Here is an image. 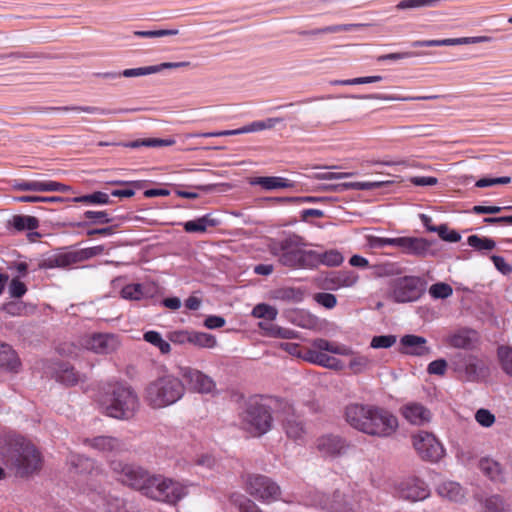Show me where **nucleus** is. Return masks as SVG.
I'll use <instances>...</instances> for the list:
<instances>
[{"label":"nucleus","instance_id":"nucleus-57","mask_svg":"<svg viewBox=\"0 0 512 512\" xmlns=\"http://www.w3.org/2000/svg\"><path fill=\"white\" fill-rule=\"evenodd\" d=\"M351 25H332V26H326L323 28H316L308 31H302L300 32L301 35L304 36H316L320 34H327V33H337L341 31H348L350 29Z\"/></svg>","mask_w":512,"mask_h":512},{"label":"nucleus","instance_id":"nucleus-48","mask_svg":"<svg viewBox=\"0 0 512 512\" xmlns=\"http://www.w3.org/2000/svg\"><path fill=\"white\" fill-rule=\"evenodd\" d=\"M484 507L486 512H506L509 506L502 496L492 495L485 500Z\"/></svg>","mask_w":512,"mask_h":512},{"label":"nucleus","instance_id":"nucleus-12","mask_svg":"<svg viewBox=\"0 0 512 512\" xmlns=\"http://www.w3.org/2000/svg\"><path fill=\"white\" fill-rule=\"evenodd\" d=\"M111 469L117 475L118 480L142 494L152 475L142 467L120 461L111 462Z\"/></svg>","mask_w":512,"mask_h":512},{"label":"nucleus","instance_id":"nucleus-54","mask_svg":"<svg viewBox=\"0 0 512 512\" xmlns=\"http://www.w3.org/2000/svg\"><path fill=\"white\" fill-rule=\"evenodd\" d=\"M399 237L396 238H388V237H378V236H368L367 244L372 249H381L385 246H394L398 247Z\"/></svg>","mask_w":512,"mask_h":512},{"label":"nucleus","instance_id":"nucleus-32","mask_svg":"<svg viewBox=\"0 0 512 512\" xmlns=\"http://www.w3.org/2000/svg\"><path fill=\"white\" fill-rule=\"evenodd\" d=\"M306 359L312 363L321 365L326 368L335 369V370L342 368V363L339 359L329 356L323 352L316 351V350L309 349L307 351Z\"/></svg>","mask_w":512,"mask_h":512},{"label":"nucleus","instance_id":"nucleus-52","mask_svg":"<svg viewBox=\"0 0 512 512\" xmlns=\"http://www.w3.org/2000/svg\"><path fill=\"white\" fill-rule=\"evenodd\" d=\"M252 315L256 318L274 320L278 315V310L268 304H258L253 308Z\"/></svg>","mask_w":512,"mask_h":512},{"label":"nucleus","instance_id":"nucleus-43","mask_svg":"<svg viewBox=\"0 0 512 512\" xmlns=\"http://www.w3.org/2000/svg\"><path fill=\"white\" fill-rule=\"evenodd\" d=\"M274 297L283 301L300 302L303 299V292L297 288L286 287L276 290Z\"/></svg>","mask_w":512,"mask_h":512},{"label":"nucleus","instance_id":"nucleus-2","mask_svg":"<svg viewBox=\"0 0 512 512\" xmlns=\"http://www.w3.org/2000/svg\"><path fill=\"white\" fill-rule=\"evenodd\" d=\"M3 458L7 466L21 478L38 473L43 466V457L37 447L21 435L4 437Z\"/></svg>","mask_w":512,"mask_h":512},{"label":"nucleus","instance_id":"nucleus-45","mask_svg":"<svg viewBox=\"0 0 512 512\" xmlns=\"http://www.w3.org/2000/svg\"><path fill=\"white\" fill-rule=\"evenodd\" d=\"M469 246L477 251L493 250L496 247V242L491 238L479 237L477 235H471L467 239Z\"/></svg>","mask_w":512,"mask_h":512},{"label":"nucleus","instance_id":"nucleus-30","mask_svg":"<svg viewBox=\"0 0 512 512\" xmlns=\"http://www.w3.org/2000/svg\"><path fill=\"white\" fill-rule=\"evenodd\" d=\"M437 492L442 498L453 502H461L465 497V492L459 483L445 481L437 487Z\"/></svg>","mask_w":512,"mask_h":512},{"label":"nucleus","instance_id":"nucleus-1","mask_svg":"<svg viewBox=\"0 0 512 512\" xmlns=\"http://www.w3.org/2000/svg\"><path fill=\"white\" fill-rule=\"evenodd\" d=\"M344 418L353 429L373 437L387 438L398 429L397 417L376 405L348 404L344 409Z\"/></svg>","mask_w":512,"mask_h":512},{"label":"nucleus","instance_id":"nucleus-11","mask_svg":"<svg viewBox=\"0 0 512 512\" xmlns=\"http://www.w3.org/2000/svg\"><path fill=\"white\" fill-rule=\"evenodd\" d=\"M245 490L250 496L264 503L277 501L281 496L280 486L262 474H248L245 478Z\"/></svg>","mask_w":512,"mask_h":512},{"label":"nucleus","instance_id":"nucleus-14","mask_svg":"<svg viewBox=\"0 0 512 512\" xmlns=\"http://www.w3.org/2000/svg\"><path fill=\"white\" fill-rule=\"evenodd\" d=\"M117 335L111 333H94L81 338L80 345L97 354H110L120 347Z\"/></svg>","mask_w":512,"mask_h":512},{"label":"nucleus","instance_id":"nucleus-15","mask_svg":"<svg viewBox=\"0 0 512 512\" xmlns=\"http://www.w3.org/2000/svg\"><path fill=\"white\" fill-rule=\"evenodd\" d=\"M179 375L186 382L188 388L200 394H210L216 390L215 381L198 369L192 367H180Z\"/></svg>","mask_w":512,"mask_h":512},{"label":"nucleus","instance_id":"nucleus-17","mask_svg":"<svg viewBox=\"0 0 512 512\" xmlns=\"http://www.w3.org/2000/svg\"><path fill=\"white\" fill-rule=\"evenodd\" d=\"M359 281V275L353 270H339L328 273L323 279V288L337 291L343 288H352Z\"/></svg>","mask_w":512,"mask_h":512},{"label":"nucleus","instance_id":"nucleus-62","mask_svg":"<svg viewBox=\"0 0 512 512\" xmlns=\"http://www.w3.org/2000/svg\"><path fill=\"white\" fill-rule=\"evenodd\" d=\"M314 300L326 309H333L337 305V298L335 295L327 292H320L314 294Z\"/></svg>","mask_w":512,"mask_h":512},{"label":"nucleus","instance_id":"nucleus-27","mask_svg":"<svg viewBox=\"0 0 512 512\" xmlns=\"http://www.w3.org/2000/svg\"><path fill=\"white\" fill-rule=\"evenodd\" d=\"M479 468L482 473L491 481L503 483L505 482V473L499 462L491 458H483L479 462Z\"/></svg>","mask_w":512,"mask_h":512},{"label":"nucleus","instance_id":"nucleus-5","mask_svg":"<svg viewBox=\"0 0 512 512\" xmlns=\"http://www.w3.org/2000/svg\"><path fill=\"white\" fill-rule=\"evenodd\" d=\"M185 392L182 381L173 375H164L149 383L145 398L153 408H163L180 400Z\"/></svg>","mask_w":512,"mask_h":512},{"label":"nucleus","instance_id":"nucleus-39","mask_svg":"<svg viewBox=\"0 0 512 512\" xmlns=\"http://www.w3.org/2000/svg\"><path fill=\"white\" fill-rule=\"evenodd\" d=\"M11 224L17 231L35 230L39 227V220L34 216L15 215Z\"/></svg>","mask_w":512,"mask_h":512},{"label":"nucleus","instance_id":"nucleus-36","mask_svg":"<svg viewBox=\"0 0 512 512\" xmlns=\"http://www.w3.org/2000/svg\"><path fill=\"white\" fill-rule=\"evenodd\" d=\"M176 143V141L172 138L169 139H160V138H147V139H138L131 142H125L123 144L128 148H140V147H162V146H172Z\"/></svg>","mask_w":512,"mask_h":512},{"label":"nucleus","instance_id":"nucleus-61","mask_svg":"<svg viewBox=\"0 0 512 512\" xmlns=\"http://www.w3.org/2000/svg\"><path fill=\"white\" fill-rule=\"evenodd\" d=\"M84 217L90 221L91 224H108L113 221L106 211H92L88 210L84 213Z\"/></svg>","mask_w":512,"mask_h":512},{"label":"nucleus","instance_id":"nucleus-18","mask_svg":"<svg viewBox=\"0 0 512 512\" xmlns=\"http://www.w3.org/2000/svg\"><path fill=\"white\" fill-rule=\"evenodd\" d=\"M432 243L424 238L399 237L398 247L403 253L416 257L434 256L436 252L431 248Z\"/></svg>","mask_w":512,"mask_h":512},{"label":"nucleus","instance_id":"nucleus-35","mask_svg":"<svg viewBox=\"0 0 512 512\" xmlns=\"http://www.w3.org/2000/svg\"><path fill=\"white\" fill-rule=\"evenodd\" d=\"M52 110H58V111H77V112H85L89 114H98V115H111V114H119V113H126L129 110L128 109H103L100 107H94V106H64V107H54L51 108Z\"/></svg>","mask_w":512,"mask_h":512},{"label":"nucleus","instance_id":"nucleus-7","mask_svg":"<svg viewBox=\"0 0 512 512\" xmlns=\"http://www.w3.org/2000/svg\"><path fill=\"white\" fill-rule=\"evenodd\" d=\"M363 497L358 493L334 491L331 496L315 491L310 503L328 512H359L363 509Z\"/></svg>","mask_w":512,"mask_h":512},{"label":"nucleus","instance_id":"nucleus-6","mask_svg":"<svg viewBox=\"0 0 512 512\" xmlns=\"http://www.w3.org/2000/svg\"><path fill=\"white\" fill-rule=\"evenodd\" d=\"M239 417L241 428L253 437L262 436L272 427L270 407L257 398H250L244 403Z\"/></svg>","mask_w":512,"mask_h":512},{"label":"nucleus","instance_id":"nucleus-53","mask_svg":"<svg viewBox=\"0 0 512 512\" xmlns=\"http://www.w3.org/2000/svg\"><path fill=\"white\" fill-rule=\"evenodd\" d=\"M71 465L76 473L90 472L94 467V462L82 455H74L71 457Z\"/></svg>","mask_w":512,"mask_h":512},{"label":"nucleus","instance_id":"nucleus-50","mask_svg":"<svg viewBox=\"0 0 512 512\" xmlns=\"http://www.w3.org/2000/svg\"><path fill=\"white\" fill-rule=\"evenodd\" d=\"M14 188L19 191L48 192V181H21Z\"/></svg>","mask_w":512,"mask_h":512},{"label":"nucleus","instance_id":"nucleus-51","mask_svg":"<svg viewBox=\"0 0 512 512\" xmlns=\"http://www.w3.org/2000/svg\"><path fill=\"white\" fill-rule=\"evenodd\" d=\"M498 357L502 369L512 376V347L501 346L498 348Z\"/></svg>","mask_w":512,"mask_h":512},{"label":"nucleus","instance_id":"nucleus-3","mask_svg":"<svg viewBox=\"0 0 512 512\" xmlns=\"http://www.w3.org/2000/svg\"><path fill=\"white\" fill-rule=\"evenodd\" d=\"M302 239L297 235H290L270 245V251L278 257L279 262L294 269H314L317 251L302 248Z\"/></svg>","mask_w":512,"mask_h":512},{"label":"nucleus","instance_id":"nucleus-4","mask_svg":"<svg viewBox=\"0 0 512 512\" xmlns=\"http://www.w3.org/2000/svg\"><path fill=\"white\" fill-rule=\"evenodd\" d=\"M104 405L108 416L129 419L138 410L139 399L130 386L124 383H115L109 385Z\"/></svg>","mask_w":512,"mask_h":512},{"label":"nucleus","instance_id":"nucleus-8","mask_svg":"<svg viewBox=\"0 0 512 512\" xmlns=\"http://www.w3.org/2000/svg\"><path fill=\"white\" fill-rule=\"evenodd\" d=\"M143 495L168 504H176L187 495V488L181 483L161 475H152Z\"/></svg>","mask_w":512,"mask_h":512},{"label":"nucleus","instance_id":"nucleus-55","mask_svg":"<svg viewBox=\"0 0 512 512\" xmlns=\"http://www.w3.org/2000/svg\"><path fill=\"white\" fill-rule=\"evenodd\" d=\"M430 232H437L442 240L451 243L458 242L461 239V235L455 230H450L446 224L439 225L437 228H430Z\"/></svg>","mask_w":512,"mask_h":512},{"label":"nucleus","instance_id":"nucleus-40","mask_svg":"<svg viewBox=\"0 0 512 512\" xmlns=\"http://www.w3.org/2000/svg\"><path fill=\"white\" fill-rule=\"evenodd\" d=\"M352 359L349 362V368L354 374H360L372 366V360L369 356L357 354L353 351Z\"/></svg>","mask_w":512,"mask_h":512},{"label":"nucleus","instance_id":"nucleus-19","mask_svg":"<svg viewBox=\"0 0 512 512\" xmlns=\"http://www.w3.org/2000/svg\"><path fill=\"white\" fill-rule=\"evenodd\" d=\"M490 36H474L461 38H447L439 40H416L411 43L412 47H435V46H456L491 42Z\"/></svg>","mask_w":512,"mask_h":512},{"label":"nucleus","instance_id":"nucleus-37","mask_svg":"<svg viewBox=\"0 0 512 512\" xmlns=\"http://www.w3.org/2000/svg\"><path fill=\"white\" fill-rule=\"evenodd\" d=\"M317 262L315 263V268L319 265H326L329 267L339 266L343 263L344 257L337 250H329L324 253L317 252Z\"/></svg>","mask_w":512,"mask_h":512},{"label":"nucleus","instance_id":"nucleus-49","mask_svg":"<svg viewBox=\"0 0 512 512\" xmlns=\"http://www.w3.org/2000/svg\"><path fill=\"white\" fill-rule=\"evenodd\" d=\"M440 0H402L397 5L398 10L416 9L421 7H435Z\"/></svg>","mask_w":512,"mask_h":512},{"label":"nucleus","instance_id":"nucleus-63","mask_svg":"<svg viewBox=\"0 0 512 512\" xmlns=\"http://www.w3.org/2000/svg\"><path fill=\"white\" fill-rule=\"evenodd\" d=\"M167 338L174 344L183 345L191 342V331L175 330L167 334Z\"/></svg>","mask_w":512,"mask_h":512},{"label":"nucleus","instance_id":"nucleus-31","mask_svg":"<svg viewBox=\"0 0 512 512\" xmlns=\"http://www.w3.org/2000/svg\"><path fill=\"white\" fill-rule=\"evenodd\" d=\"M20 365V359L12 347L6 343H0V366L17 372Z\"/></svg>","mask_w":512,"mask_h":512},{"label":"nucleus","instance_id":"nucleus-16","mask_svg":"<svg viewBox=\"0 0 512 512\" xmlns=\"http://www.w3.org/2000/svg\"><path fill=\"white\" fill-rule=\"evenodd\" d=\"M351 445L339 435L326 434L316 440V449L323 457L336 458L347 454Z\"/></svg>","mask_w":512,"mask_h":512},{"label":"nucleus","instance_id":"nucleus-38","mask_svg":"<svg viewBox=\"0 0 512 512\" xmlns=\"http://www.w3.org/2000/svg\"><path fill=\"white\" fill-rule=\"evenodd\" d=\"M57 380L65 385L72 386L79 381V374L69 364H61L57 371Z\"/></svg>","mask_w":512,"mask_h":512},{"label":"nucleus","instance_id":"nucleus-41","mask_svg":"<svg viewBox=\"0 0 512 512\" xmlns=\"http://www.w3.org/2000/svg\"><path fill=\"white\" fill-rule=\"evenodd\" d=\"M143 339L157 347L162 354H168L171 351L169 342L165 341L161 334L157 331H147L143 335Z\"/></svg>","mask_w":512,"mask_h":512},{"label":"nucleus","instance_id":"nucleus-60","mask_svg":"<svg viewBox=\"0 0 512 512\" xmlns=\"http://www.w3.org/2000/svg\"><path fill=\"white\" fill-rule=\"evenodd\" d=\"M179 31L177 29H160V30H149V31H134L136 37L141 38H157L165 36L177 35Z\"/></svg>","mask_w":512,"mask_h":512},{"label":"nucleus","instance_id":"nucleus-20","mask_svg":"<svg viewBox=\"0 0 512 512\" xmlns=\"http://www.w3.org/2000/svg\"><path fill=\"white\" fill-rule=\"evenodd\" d=\"M426 344V338L408 334L401 337L398 351L407 355L425 356L430 353V348Z\"/></svg>","mask_w":512,"mask_h":512},{"label":"nucleus","instance_id":"nucleus-34","mask_svg":"<svg viewBox=\"0 0 512 512\" xmlns=\"http://www.w3.org/2000/svg\"><path fill=\"white\" fill-rule=\"evenodd\" d=\"M391 180H378L371 182H345L339 183V192L354 189V190H373L392 184Z\"/></svg>","mask_w":512,"mask_h":512},{"label":"nucleus","instance_id":"nucleus-23","mask_svg":"<svg viewBox=\"0 0 512 512\" xmlns=\"http://www.w3.org/2000/svg\"><path fill=\"white\" fill-rule=\"evenodd\" d=\"M83 444L101 453H118L125 450L124 443L112 436L85 438Z\"/></svg>","mask_w":512,"mask_h":512},{"label":"nucleus","instance_id":"nucleus-46","mask_svg":"<svg viewBox=\"0 0 512 512\" xmlns=\"http://www.w3.org/2000/svg\"><path fill=\"white\" fill-rule=\"evenodd\" d=\"M71 200L76 203H91V204H109L110 203L109 195L104 192H101V191H97V192H94V193L88 194V195L74 197Z\"/></svg>","mask_w":512,"mask_h":512},{"label":"nucleus","instance_id":"nucleus-13","mask_svg":"<svg viewBox=\"0 0 512 512\" xmlns=\"http://www.w3.org/2000/svg\"><path fill=\"white\" fill-rule=\"evenodd\" d=\"M413 446L418 455L426 461L438 462L444 456V448L435 436L420 432L413 436Z\"/></svg>","mask_w":512,"mask_h":512},{"label":"nucleus","instance_id":"nucleus-42","mask_svg":"<svg viewBox=\"0 0 512 512\" xmlns=\"http://www.w3.org/2000/svg\"><path fill=\"white\" fill-rule=\"evenodd\" d=\"M217 341L215 336L205 332L191 331L190 344L201 348H213Z\"/></svg>","mask_w":512,"mask_h":512},{"label":"nucleus","instance_id":"nucleus-22","mask_svg":"<svg viewBox=\"0 0 512 512\" xmlns=\"http://www.w3.org/2000/svg\"><path fill=\"white\" fill-rule=\"evenodd\" d=\"M400 496L410 501L424 500L429 495L425 482L419 478H412L400 485Z\"/></svg>","mask_w":512,"mask_h":512},{"label":"nucleus","instance_id":"nucleus-9","mask_svg":"<svg viewBox=\"0 0 512 512\" xmlns=\"http://www.w3.org/2000/svg\"><path fill=\"white\" fill-rule=\"evenodd\" d=\"M426 290V282L419 276H402L390 283L389 298L395 303H410L419 300Z\"/></svg>","mask_w":512,"mask_h":512},{"label":"nucleus","instance_id":"nucleus-59","mask_svg":"<svg viewBox=\"0 0 512 512\" xmlns=\"http://www.w3.org/2000/svg\"><path fill=\"white\" fill-rule=\"evenodd\" d=\"M397 342L395 335L374 336L370 342V347L374 349L390 348Z\"/></svg>","mask_w":512,"mask_h":512},{"label":"nucleus","instance_id":"nucleus-44","mask_svg":"<svg viewBox=\"0 0 512 512\" xmlns=\"http://www.w3.org/2000/svg\"><path fill=\"white\" fill-rule=\"evenodd\" d=\"M282 121L281 118H268L265 121H254L248 125L241 127L242 134L261 131L273 128L277 123Z\"/></svg>","mask_w":512,"mask_h":512},{"label":"nucleus","instance_id":"nucleus-33","mask_svg":"<svg viewBox=\"0 0 512 512\" xmlns=\"http://www.w3.org/2000/svg\"><path fill=\"white\" fill-rule=\"evenodd\" d=\"M439 95H428V96H394L384 94H368V95H353L351 98L354 99H377V100H398V101H420V100H434L438 99Z\"/></svg>","mask_w":512,"mask_h":512},{"label":"nucleus","instance_id":"nucleus-28","mask_svg":"<svg viewBox=\"0 0 512 512\" xmlns=\"http://www.w3.org/2000/svg\"><path fill=\"white\" fill-rule=\"evenodd\" d=\"M310 350H316L319 352H330L337 355H352L353 350L343 344H338L336 342H330L323 338H318L313 340L312 348Z\"/></svg>","mask_w":512,"mask_h":512},{"label":"nucleus","instance_id":"nucleus-26","mask_svg":"<svg viewBox=\"0 0 512 512\" xmlns=\"http://www.w3.org/2000/svg\"><path fill=\"white\" fill-rule=\"evenodd\" d=\"M283 429L290 439L294 441H303L306 435V429L303 421L296 415H289L283 420Z\"/></svg>","mask_w":512,"mask_h":512},{"label":"nucleus","instance_id":"nucleus-21","mask_svg":"<svg viewBox=\"0 0 512 512\" xmlns=\"http://www.w3.org/2000/svg\"><path fill=\"white\" fill-rule=\"evenodd\" d=\"M446 342L451 347L469 350L477 345L478 335L477 332L472 329L461 328L449 334Z\"/></svg>","mask_w":512,"mask_h":512},{"label":"nucleus","instance_id":"nucleus-10","mask_svg":"<svg viewBox=\"0 0 512 512\" xmlns=\"http://www.w3.org/2000/svg\"><path fill=\"white\" fill-rule=\"evenodd\" d=\"M450 367L459 378L468 382L479 381L487 374L485 362L478 356L465 352L453 354L450 358Z\"/></svg>","mask_w":512,"mask_h":512},{"label":"nucleus","instance_id":"nucleus-24","mask_svg":"<svg viewBox=\"0 0 512 512\" xmlns=\"http://www.w3.org/2000/svg\"><path fill=\"white\" fill-rule=\"evenodd\" d=\"M402 414L414 425H423L430 421L431 413L420 403H408L402 408Z\"/></svg>","mask_w":512,"mask_h":512},{"label":"nucleus","instance_id":"nucleus-56","mask_svg":"<svg viewBox=\"0 0 512 512\" xmlns=\"http://www.w3.org/2000/svg\"><path fill=\"white\" fill-rule=\"evenodd\" d=\"M429 293L435 299H446L452 295L453 289L449 284L439 282L431 285Z\"/></svg>","mask_w":512,"mask_h":512},{"label":"nucleus","instance_id":"nucleus-64","mask_svg":"<svg viewBox=\"0 0 512 512\" xmlns=\"http://www.w3.org/2000/svg\"><path fill=\"white\" fill-rule=\"evenodd\" d=\"M476 421L483 427H490L495 422V416L487 409H479L475 414Z\"/></svg>","mask_w":512,"mask_h":512},{"label":"nucleus","instance_id":"nucleus-47","mask_svg":"<svg viewBox=\"0 0 512 512\" xmlns=\"http://www.w3.org/2000/svg\"><path fill=\"white\" fill-rule=\"evenodd\" d=\"M375 277H389L401 274V269L395 263H383L372 267Z\"/></svg>","mask_w":512,"mask_h":512},{"label":"nucleus","instance_id":"nucleus-25","mask_svg":"<svg viewBox=\"0 0 512 512\" xmlns=\"http://www.w3.org/2000/svg\"><path fill=\"white\" fill-rule=\"evenodd\" d=\"M219 224L220 220L209 213L194 220L185 222L183 224V228L187 233L203 234L206 233L209 228H214Z\"/></svg>","mask_w":512,"mask_h":512},{"label":"nucleus","instance_id":"nucleus-29","mask_svg":"<svg viewBox=\"0 0 512 512\" xmlns=\"http://www.w3.org/2000/svg\"><path fill=\"white\" fill-rule=\"evenodd\" d=\"M104 252V246L98 245L90 248H86L80 252L82 255L81 257H78L77 253H69L65 254L63 256H60L56 259V263L58 266H67L72 263L77 262L80 259H88L97 255H100Z\"/></svg>","mask_w":512,"mask_h":512},{"label":"nucleus","instance_id":"nucleus-58","mask_svg":"<svg viewBox=\"0 0 512 512\" xmlns=\"http://www.w3.org/2000/svg\"><path fill=\"white\" fill-rule=\"evenodd\" d=\"M143 295V286L138 283L126 285L121 290V296L128 300H140Z\"/></svg>","mask_w":512,"mask_h":512}]
</instances>
